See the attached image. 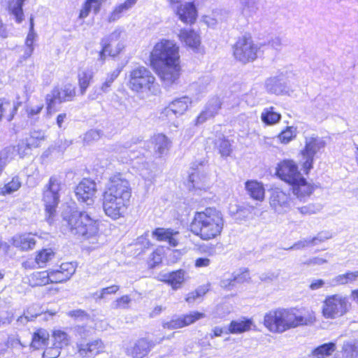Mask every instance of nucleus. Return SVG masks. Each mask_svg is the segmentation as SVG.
<instances>
[{"label":"nucleus","mask_w":358,"mask_h":358,"mask_svg":"<svg viewBox=\"0 0 358 358\" xmlns=\"http://www.w3.org/2000/svg\"><path fill=\"white\" fill-rule=\"evenodd\" d=\"M131 188L129 182L121 174L112 176L103 194L105 214L116 220L124 217L129 205Z\"/></svg>","instance_id":"f257e3e1"},{"label":"nucleus","mask_w":358,"mask_h":358,"mask_svg":"<svg viewBox=\"0 0 358 358\" xmlns=\"http://www.w3.org/2000/svg\"><path fill=\"white\" fill-rule=\"evenodd\" d=\"M222 213L215 208H206L196 212L189 227L190 231L201 239L208 241L219 236L224 227Z\"/></svg>","instance_id":"f03ea898"},{"label":"nucleus","mask_w":358,"mask_h":358,"mask_svg":"<svg viewBox=\"0 0 358 358\" xmlns=\"http://www.w3.org/2000/svg\"><path fill=\"white\" fill-rule=\"evenodd\" d=\"M313 322L309 316L299 315L295 309L278 308L270 310L264 318L265 327L271 332L282 334L290 329L308 325Z\"/></svg>","instance_id":"7ed1b4c3"},{"label":"nucleus","mask_w":358,"mask_h":358,"mask_svg":"<svg viewBox=\"0 0 358 358\" xmlns=\"http://www.w3.org/2000/svg\"><path fill=\"white\" fill-rule=\"evenodd\" d=\"M63 225L69 231L85 239L95 238L99 232V223L86 212L66 207L62 212Z\"/></svg>","instance_id":"20e7f679"},{"label":"nucleus","mask_w":358,"mask_h":358,"mask_svg":"<svg viewBox=\"0 0 358 358\" xmlns=\"http://www.w3.org/2000/svg\"><path fill=\"white\" fill-rule=\"evenodd\" d=\"M63 187L60 177L56 175L52 176L44 186L43 201L45 207L46 220L50 224L52 222L55 216Z\"/></svg>","instance_id":"39448f33"},{"label":"nucleus","mask_w":358,"mask_h":358,"mask_svg":"<svg viewBox=\"0 0 358 358\" xmlns=\"http://www.w3.org/2000/svg\"><path fill=\"white\" fill-rule=\"evenodd\" d=\"M63 187L60 177L56 175L52 176L44 186L43 201L45 207L46 220L50 224L52 222L55 216Z\"/></svg>","instance_id":"423d86ee"},{"label":"nucleus","mask_w":358,"mask_h":358,"mask_svg":"<svg viewBox=\"0 0 358 358\" xmlns=\"http://www.w3.org/2000/svg\"><path fill=\"white\" fill-rule=\"evenodd\" d=\"M150 59L153 64H178L180 60L178 47L173 41L162 40L154 46Z\"/></svg>","instance_id":"0eeeda50"},{"label":"nucleus","mask_w":358,"mask_h":358,"mask_svg":"<svg viewBox=\"0 0 358 358\" xmlns=\"http://www.w3.org/2000/svg\"><path fill=\"white\" fill-rule=\"evenodd\" d=\"M350 306L346 296L341 294L329 295L323 301L322 315L327 319H336L345 315Z\"/></svg>","instance_id":"6e6552de"},{"label":"nucleus","mask_w":358,"mask_h":358,"mask_svg":"<svg viewBox=\"0 0 358 358\" xmlns=\"http://www.w3.org/2000/svg\"><path fill=\"white\" fill-rule=\"evenodd\" d=\"M155 78L149 69L138 66L130 71L129 85L135 92H145L150 90Z\"/></svg>","instance_id":"1a4fd4ad"},{"label":"nucleus","mask_w":358,"mask_h":358,"mask_svg":"<svg viewBox=\"0 0 358 358\" xmlns=\"http://www.w3.org/2000/svg\"><path fill=\"white\" fill-rule=\"evenodd\" d=\"M258 50L259 47L254 43L250 37L243 36L235 43L234 55L237 60L245 64L257 58Z\"/></svg>","instance_id":"9d476101"},{"label":"nucleus","mask_w":358,"mask_h":358,"mask_svg":"<svg viewBox=\"0 0 358 358\" xmlns=\"http://www.w3.org/2000/svg\"><path fill=\"white\" fill-rule=\"evenodd\" d=\"M325 147V142L318 137L306 138V145L301 151L303 157V168L307 174L313 169L315 155Z\"/></svg>","instance_id":"9b49d317"},{"label":"nucleus","mask_w":358,"mask_h":358,"mask_svg":"<svg viewBox=\"0 0 358 358\" xmlns=\"http://www.w3.org/2000/svg\"><path fill=\"white\" fill-rule=\"evenodd\" d=\"M76 96V87L70 83L62 87H55L46 96V103L48 110L55 107L57 103L71 101Z\"/></svg>","instance_id":"f8f14e48"},{"label":"nucleus","mask_w":358,"mask_h":358,"mask_svg":"<svg viewBox=\"0 0 358 358\" xmlns=\"http://www.w3.org/2000/svg\"><path fill=\"white\" fill-rule=\"evenodd\" d=\"M176 12L180 20L185 23L192 24L197 16L196 7L192 2L182 3V0H166Z\"/></svg>","instance_id":"ddd939ff"},{"label":"nucleus","mask_w":358,"mask_h":358,"mask_svg":"<svg viewBox=\"0 0 358 358\" xmlns=\"http://www.w3.org/2000/svg\"><path fill=\"white\" fill-rule=\"evenodd\" d=\"M269 200L271 207L278 214L288 212L292 206L289 194L279 188L271 189Z\"/></svg>","instance_id":"4468645a"},{"label":"nucleus","mask_w":358,"mask_h":358,"mask_svg":"<svg viewBox=\"0 0 358 358\" xmlns=\"http://www.w3.org/2000/svg\"><path fill=\"white\" fill-rule=\"evenodd\" d=\"M278 176L289 185L296 184L298 180L302 177L298 170L297 165L292 160H283L276 169Z\"/></svg>","instance_id":"2eb2a0df"},{"label":"nucleus","mask_w":358,"mask_h":358,"mask_svg":"<svg viewBox=\"0 0 358 358\" xmlns=\"http://www.w3.org/2000/svg\"><path fill=\"white\" fill-rule=\"evenodd\" d=\"M96 192L94 181L84 178L76 187L75 194L78 201L90 206L93 204Z\"/></svg>","instance_id":"dca6fc26"},{"label":"nucleus","mask_w":358,"mask_h":358,"mask_svg":"<svg viewBox=\"0 0 358 358\" xmlns=\"http://www.w3.org/2000/svg\"><path fill=\"white\" fill-rule=\"evenodd\" d=\"M205 317V314L197 311L190 312L189 314L173 318L171 321L164 322L163 327L169 329H175L188 326Z\"/></svg>","instance_id":"f3484780"},{"label":"nucleus","mask_w":358,"mask_h":358,"mask_svg":"<svg viewBox=\"0 0 358 358\" xmlns=\"http://www.w3.org/2000/svg\"><path fill=\"white\" fill-rule=\"evenodd\" d=\"M77 348L79 357L94 358L104 351L105 345L101 339H96L87 343L78 344Z\"/></svg>","instance_id":"a211bd4d"},{"label":"nucleus","mask_w":358,"mask_h":358,"mask_svg":"<svg viewBox=\"0 0 358 358\" xmlns=\"http://www.w3.org/2000/svg\"><path fill=\"white\" fill-rule=\"evenodd\" d=\"M157 74L166 85H170L178 79L180 72L179 62L178 64H162L157 69Z\"/></svg>","instance_id":"6ab92c4d"},{"label":"nucleus","mask_w":358,"mask_h":358,"mask_svg":"<svg viewBox=\"0 0 358 358\" xmlns=\"http://www.w3.org/2000/svg\"><path fill=\"white\" fill-rule=\"evenodd\" d=\"M190 103V99L187 96L175 99L164 109L162 114L172 119L173 116L178 117L182 115L187 110Z\"/></svg>","instance_id":"aec40b11"},{"label":"nucleus","mask_w":358,"mask_h":358,"mask_svg":"<svg viewBox=\"0 0 358 358\" xmlns=\"http://www.w3.org/2000/svg\"><path fill=\"white\" fill-rule=\"evenodd\" d=\"M76 271L73 263H62L58 268L50 271V283H61L71 278Z\"/></svg>","instance_id":"412c9836"},{"label":"nucleus","mask_w":358,"mask_h":358,"mask_svg":"<svg viewBox=\"0 0 358 358\" xmlns=\"http://www.w3.org/2000/svg\"><path fill=\"white\" fill-rule=\"evenodd\" d=\"M221 105V101L218 97H213L210 99L205 106L203 110L197 116L195 120V124H202L208 120L214 117L220 109Z\"/></svg>","instance_id":"4be33fe9"},{"label":"nucleus","mask_w":358,"mask_h":358,"mask_svg":"<svg viewBox=\"0 0 358 358\" xmlns=\"http://www.w3.org/2000/svg\"><path fill=\"white\" fill-rule=\"evenodd\" d=\"M266 89L270 94L282 95L289 93V87L283 75H279L268 78L266 80Z\"/></svg>","instance_id":"5701e85b"},{"label":"nucleus","mask_w":358,"mask_h":358,"mask_svg":"<svg viewBox=\"0 0 358 358\" xmlns=\"http://www.w3.org/2000/svg\"><path fill=\"white\" fill-rule=\"evenodd\" d=\"M156 345V343L146 338H141L135 341L130 350L133 358H144Z\"/></svg>","instance_id":"b1692460"},{"label":"nucleus","mask_w":358,"mask_h":358,"mask_svg":"<svg viewBox=\"0 0 358 358\" xmlns=\"http://www.w3.org/2000/svg\"><path fill=\"white\" fill-rule=\"evenodd\" d=\"M179 232L171 229L157 228L152 231V236L159 241H165L171 247L178 245L177 236Z\"/></svg>","instance_id":"393cba45"},{"label":"nucleus","mask_w":358,"mask_h":358,"mask_svg":"<svg viewBox=\"0 0 358 358\" xmlns=\"http://www.w3.org/2000/svg\"><path fill=\"white\" fill-rule=\"evenodd\" d=\"M44 139V133L41 131H33L30 133L29 138H27L25 141H22L17 145V152L22 157L25 155V150L31 149L32 148H37L39 146L41 141Z\"/></svg>","instance_id":"a878e982"},{"label":"nucleus","mask_w":358,"mask_h":358,"mask_svg":"<svg viewBox=\"0 0 358 358\" xmlns=\"http://www.w3.org/2000/svg\"><path fill=\"white\" fill-rule=\"evenodd\" d=\"M252 320L246 317H241L238 320H232L228 327L226 333L232 334H239L251 329Z\"/></svg>","instance_id":"bb28decb"},{"label":"nucleus","mask_w":358,"mask_h":358,"mask_svg":"<svg viewBox=\"0 0 358 358\" xmlns=\"http://www.w3.org/2000/svg\"><path fill=\"white\" fill-rule=\"evenodd\" d=\"M151 143L153 145L155 154L157 155L158 157H161L167 153L170 148L171 141L165 135L158 134L152 138Z\"/></svg>","instance_id":"cd10ccee"},{"label":"nucleus","mask_w":358,"mask_h":358,"mask_svg":"<svg viewBox=\"0 0 358 358\" xmlns=\"http://www.w3.org/2000/svg\"><path fill=\"white\" fill-rule=\"evenodd\" d=\"M358 279V271H347L343 274H339L329 281V287H336L353 283Z\"/></svg>","instance_id":"c85d7f7f"},{"label":"nucleus","mask_w":358,"mask_h":358,"mask_svg":"<svg viewBox=\"0 0 358 358\" xmlns=\"http://www.w3.org/2000/svg\"><path fill=\"white\" fill-rule=\"evenodd\" d=\"M245 189L248 194L257 201L264 199L265 189L262 183L257 180H248L245 182Z\"/></svg>","instance_id":"c756f323"},{"label":"nucleus","mask_w":358,"mask_h":358,"mask_svg":"<svg viewBox=\"0 0 358 358\" xmlns=\"http://www.w3.org/2000/svg\"><path fill=\"white\" fill-rule=\"evenodd\" d=\"M185 275V271L180 269L164 275L163 280L170 285L173 289H177L185 282L186 279Z\"/></svg>","instance_id":"7c9ffc66"},{"label":"nucleus","mask_w":358,"mask_h":358,"mask_svg":"<svg viewBox=\"0 0 358 358\" xmlns=\"http://www.w3.org/2000/svg\"><path fill=\"white\" fill-rule=\"evenodd\" d=\"M179 37L182 42L192 48H196L200 45V37L192 29H181Z\"/></svg>","instance_id":"2f4dec72"},{"label":"nucleus","mask_w":358,"mask_h":358,"mask_svg":"<svg viewBox=\"0 0 358 358\" xmlns=\"http://www.w3.org/2000/svg\"><path fill=\"white\" fill-rule=\"evenodd\" d=\"M36 241L30 234L17 235L13 238V245L20 248L22 250L32 249Z\"/></svg>","instance_id":"473e14b6"},{"label":"nucleus","mask_w":358,"mask_h":358,"mask_svg":"<svg viewBox=\"0 0 358 358\" xmlns=\"http://www.w3.org/2000/svg\"><path fill=\"white\" fill-rule=\"evenodd\" d=\"M292 192L300 200L303 199L306 196H309L312 193L311 187L307 183L306 180L302 176L298 180L296 184H292Z\"/></svg>","instance_id":"72a5a7b5"},{"label":"nucleus","mask_w":358,"mask_h":358,"mask_svg":"<svg viewBox=\"0 0 358 358\" xmlns=\"http://www.w3.org/2000/svg\"><path fill=\"white\" fill-rule=\"evenodd\" d=\"M281 120L280 113L275 111L273 106L264 108L261 113V120L266 125H273Z\"/></svg>","instance_id":"f704fd0d"},{"label":"nucleus","mask_w":358,"mask_h":358,"mask_svg":"<svg viewBox=\"0 0 358 358\" xmlns=\"http://www.w3.org/2000/svg\"><path fill=\"white\" fill-rule=\"evenodd\" d=\"M101 49L99 52L98 60L101 62V64L104 63L107 56L115 57L124 48V45L122 42L117 43L114 48H110L105 45H101Z\"/></svg>","instance_id":"c9c22d12"},{"label":"nucleus","mask_w":358,"mask_h":358,"mask_svg":"<svg viewBox=\"0 0 358 358\" xmlns=\"http://www.w3.org/2000/svg\"><path fill=\"white\" fill-rule=\"evenodd\" d=\"M18 105L7 100H0V120L3 116H6L8 121L12 120L17 110Z\"/></svg>","instance_id":"e433bc0d"},{"label":"nucleus","mask_w":358,"mask_h":358,"mask_svg":"<svg viewBox=\"0 0 358 358\" xmlns=\"http://www.w3.org/2000/svg\"><path fill=\"white\" fill-rule=\"evenodd\" d=\"M48 338V332L44 329H39L33 334L31 346L36 350L42 348L47 344Z\"/></svg>","instance_id":"4c0bfd02"},{"label":"nucleus","mask_w":358,"mask_h":358,"mask_svg":"<svg viewBox=\"0 0 358 358\" xmlns=\"http://www.w3.org/2000/svg\"><path fill=\"white\" fill-rule=\"evenodd\" d=\"M29 281L33 287L43 286L50 283V271L34 272L31 275Z\"/></svg>","instance_id":"58836bf2"},{"label":"nucleus","mask_w":358,"mask_h":358,"mask_svg":"<svg viewBox=\"0 0 358 358\" xmlns=\"http://www.w3.org/2000/svg\"><path fill=\"white\" fill-rule=\"evenodd\" d=\"M124 34L123 29L120 27H117L112 33L109 35H107L103 37L101 39L100 45H105L110 48H113V44L115 42H122L123 44V41H121L122 36Z\"/></svg>","instance_id":"ea45409f"},{"label":"nucleus","mask_w":358,"mask_h":358,"mask_svg":"<svg viewBox=\"0 0 358 358\" xmlns=\"http://www.w3.org/2000/svg\"><path fill=\"white\" fill-rule=\"evenodd\" d=\"M343 356L345 358H356L358 357V340L352 339L344 342L342 347Z\"/></svg>","instance_id":"a19ab883"},{"label":"nucleus","mask_w":358,"mask_h":358,"mask_svg":"<svg viewBox=\"0 0 358 358\" xmlns=\"http://www.w3.org/2000/svg\"><path fill=\"white\" fill-rule=\"evenodd\" d=\"M336 350V344L333 342L322 344L313 351V355L316 358H325Z\"/></svg>","instance_id":"79ce46f5"},{"label":"nucleus","mask_w":358,"mask_h":358,"mask_svg":"<svg viewBox=\"0 0 358 358\" xmlns=\"http://www.w3.org/2000/svg\"><path fill=\"white\" fill-rule=\"evenodd\" d=\"M26 0H15L9 4V11L15 17L17 23L22 22L23 20V5Z\"/></svg>","instance_id":"37998d69"},{"label":"nucleus","mask_w":358,"mask_h":358,"mask_svg":"<svg viewBox=\"0 0 358 358\" xmlns=\"http://www.w3.org/2000/svg\"><path fill=\"white\" fill-rule=\"evenodd\" d=\"M134 4L135 0H127L124 3L117 6L109 15L108 22H112L117 20L121 17V14L124 11L129 9Z\"/></svg>","instance_id":"c03bdc74"},{"label":"nucleus","mask_w":358,"mask_h":358,"mask_svg":"<svg viewBox=\"0 0 358 358\" xmlns=\"http://www.w3.org/2000/svg\"><path fill=\"white\" fill-rule=\"evenodd\" d=\"M52 338L54 340L53 345L59 348H62L69 344V336L64 331L59 329L55 330L52 332Z\"/></svg>","instance_id":"a18cd8bd"},{"label":"nucleus","mask_w":358,"mask_h":358,"mask_svg":"<svg viewBox=\"0 0 358 358\" xmlns=\"http://www.w3.org/2000/svg\"><path fill=\"white\" fill-rule=\"evenodd\" d=\"M22 185V182L18 176H14L4 185L1 189L0 194L2 195L10 194L18 190Z\"/></svg>","instance_id":"49530a36"},{"label":"nucleus","mask_w":358,"mask_h":358,"mask_svg":"<svg viewBox=\"0 0 358 358\" xmlns=\"http://www.w3.org/2000/svg\"><path fill=\"white\" fill-rule=\"evenodd\" d=\"M92 77V73L90 71H83L78 73V84L81 94H84L85 93Z\"/></svg>","instance_id":"de8ad7c7"},{"label":"nucleus","mask_w":358,"mask_h":358,"mask_svg":"<svg viewBox=\"0 0 358 358\" xmlns=\"http://www.w3.org/2000/svg\"><path fill=\"white\" fill-rule=\"evenodd\" d=\"M242 6L243 13L252 15L259 10V0H239Z\"/></svg>","instance_id":"09e8293b"},{"label":"nucleus","mask_w":358,"mask_h":358,"mask_svg":"<svg viewBox=\"0 0 358 358\" xmlns=\"http://www.w3.org/2000/svg\"><path fill=\"white\" fill-rule=\"evenodd\" d=\"M15 153V147H7L0 152V171L1 172L7 163L13 159Z\"/></svg>","instance_id":"8fccbe9b"},{"label":"nucleus","mask_w":358,"mask_h":358,"mask_svg":"<svg viewBox=\"0 0 358 358\" xmlns=\"http://www.w3.org/2000/svg\"><path fill=\"white\" fill-rule=\"evenodd\" d=\"M55 256L52 249H44L40 251L36 257V262L40 267H43L48 262Z\"/></svg>","instance_id":"3c124183"},{"label":"nucleus","mask_w":358,"mask_h":358,"mask_svg":"<svg viewBox=\"0 0 358 358\" xmlns=\"http://www.w3.org/2000/svg\"><path fill=\"white\" fill-rule=\"evenodd\" d=\"M215 147L222 157H227L231 152V144L225 138H219L215 143Z\"/></svg>","instance_id":"603ef678"},{"label":"nucleus","mask_w":358,"mask_h":358,"mask_svg":"<svg viewBox=\"0 0 358 358\" xmlns=\"http://www.w3.org/2000/svg\"><path fill=\"white\" fill-rule=\"evenodd\" d=\"M296 136V129L293 127H287L278 136L279 141L284 144L290 142Z\"/></svg>","instance_id":"864d4df0"},{"label":"nucleus","mask_w":358,"mask_h":358,"mask_svg":"<svg viewBox=\"0 0 358 358\" xmlns=\"http://www.w3.org/2000/svg\"><path fill=\"white\" fill-rule=\"evenodd\" d=\"M233 280L235 282L236 285L237 284H241L245 282H248L250 279L249 271L247 268H241L233 273Z\"/></svg>","instance_id":"5fc2aeb1"},{"label":"nucleus","mask_w":358,"mask_h":358,"mask_svg":"<svg viewBox=\"0 0 358 358\" xmlns=\"http://www.w3.org/2000/svg\"><path fill=\"white\" fill-rule=\"evenodd\" d=\"M67 315L78 321H87L90 320V315L81 309L69 311Z\"/></svg>","instance_id":"6e6d98bb"},{"label":"nucleus","mask_w":358,"mask_h":358,"mask_svg":"<svg viewBox=\"0 0 358 358\" xmlns=\"http://www.w3.org/2000/svg\"><path fill=\"white\" fill-rule=\"evenodd\" d=\"M233 278L234 276L232 273L229 275V276L224 275L220 280V286L227 289H231L233 287H236V284Z\"/></svg>","instance_id":"4d7b16f0"},{"label":"nucleus","mask_w":358,"mask_h":358,"mask_svg":"<svg viewBox=\"0 0 358 358\" xmlns=\"http://www.w3.org/2000/svg\"><path fill=\"white\" fill-rule=\"evenodd\" d=\"M315 107L319 110H327L329 108L328 100L322 96H317L315 99Z\"/></svg>","instance_id":"13d9d810"},{"label":"nucleus","mask_w":358,"mask_h":358,"mask_svg":"<svg viewBox=\"0 0 358 358\" xmlns=\"http://www.w3.org/2000/svg\"><path fill=\"white\" fill-rule=\"evenodd\" d=\"M309 245H311L310 238H305V239H302V240H300V241L296 242L292 246H290L287 248H285V250H301V249H303Z\"/></svg>","instance_id":"bf43d9fd"},{"label":"nucleus","mask_w":358,"mask_h":358,"mask_svg":"<svg viewBox=\"0 0 358 358\" xmlns=\"http://www.w3.org/2000/svg\"><path fill=\"white\" fill-rule=\"evenodd\" d=\"M36 34L34 33V18L32 17H30V28L29 34H27L26 41H25V45L26 46H34V40Z\"/></svg>","instance_id":"052dcab7"},{"label":"nucleus","mask_w":358,"mask_h":358,"mask_svg":"<svg viewBox=\"0 0 358 358\" xmlns=\"http://www.w3.org/2000/svg\"><path fill=\"white\" fill-rule=\"evenodd\" d=\"M119 289L120 287L116 285L103 288L100 291L99 299H103L108 294H115L119 290Z\"/></svg>","instance_id":"680f3d73"},{"label":"nucleus","mask_w":358,"mask_h":358,"mask_svg":"<svg viewBox=\"0 0 358 358\" xmlns=\"http://www.w3.org/2000/svg\"><path fill=\"white\" fill-rule=\"evenodd\" d=\"M329 282H326L322 279H312L310 280V283L309 285V288L311 290H317L325 285H327V287H329L328 285Z\"/></svg>","instance_id":"e2e57ef3"},{"label":"nucleus","mask_w":358,"mask_h":358,"mask_svg":"<svg viewBox=\"0 0 358 358\" xmlns=\"http://www.w3.org/2000/svg\"><path fill=\"white\" fill-rule=\"evenodd\" d=\"M61 349L55 346L48 348L44 351L43 356L44 358H57L60 355Z\"/></svg>","instance_id":"0e129e2a"},{"label":"nucleus","mask_w":358,"mask_h":358,"mask_svg":"<svg viewBox=\"0 0 358 358\" xmlns=\"http://www.w3.org/2000/svg\"><path fill=\"white\" fill-rule=\"evenodd\" d=\"M102 131L97 129H91L86 133L85 136V141H96L102 136Z\"/></svg>","instance_id":"69168bd1"},{"label":"nucleus","mask_w":358,"mask_h":358,"mask_svg":"<svg viewBox=\"0 0 358 358\" xmlns=\"http://www.w3.org/2000/svg\"><path fill=\"white\" fill-rule=\"evenodd\" d=\"M198 178V173L193 172L189 175V182L192 184L193 188L206 189V185H200L199 182L196 180Z\"/></svg>","instance_id":"338daca9"},{"label":"nucleus","mask_w":358,"mask_h":358,"mask_svg":"<svg viewBox=\"0 0 358 358\" xmlns=\"http://www.w3.org/2000/svg\"><path fill=\"white\" fill-rule=\"evenodd\" d=\"M330 236L327 234L319 233L316 236L313 238H309L310 241L311 245H317L319 243H322L326 240L329 239Z\"/></svg>","instance_id":"774afa93"}]
</instances>
